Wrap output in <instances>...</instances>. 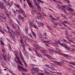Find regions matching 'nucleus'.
<instances>
[{"label":"nucleus","mask_w":75,"mask_h":75,"mask_svg":"<svg viewBox=\"0 0 75 75\" xmlns=\"http://www.w3.org/2000/svg\"><path fill=\"white\" fill-rule=\"evenodd\" d=\"M47 57H48V58L50 59H52V57L51 56H49L48 55V56H47Z\"/></svg>","instance_id":"obj_33"},{"label":"nucleus","mask_w":75,"mask_h":75,"mask_svg":"<svg viewBox=\"0 0 75 75\" xmlns=\"http://www.w3.org/2000/svg\"><path fill=\"white\" fill-rule=\"evenodd\" d=\"M47 69L48 70V71H49L50 72H52V73H54V72H55L54 71H50V70L48 69Z\"/></svg>","instance_id":"obj_47"},{"label":"nucleus","mask_w":75,"mask_h":75,"mask_svg":"<svg viewBox=\"0 0 75 75\" xmlns=\"http://www.w3.org/2000/svg\"><path fill=\"white\" fill-rule=\"evenodd\" d=\"M19 54L22 59V62L24 63L25 66L27 67V63H26V62H25V60H24V58L23 57V55H22L21 52H20Z\"/></svg>","instance_id":"obj_4"},{"label":"nucleus","mask_w":75,"mask_h":75,"mask_svg":"<svg viewBox=\"0 0 75 75\" xmlns=\"http://www.w3.org/2000/svg\"><path fill=\"white\" fill-rule=\"evenodd\" d=\"M18 35H21L22 34V33H21V31L19 30V31L18 32Z\"/></svg>","instance_id":"obj_29"},{"label":"nucleus","mask_w":75,"mask_h":75,"mask_svg":"<svg viewBox=\"0 0 75 75\" xmlns=\"http://www.w3.org/2000/svg\"><path fill=\"white\" fill-rule=\"evenodd\" d=\"M51 69H52V71H55V70L54 67H52L51 68Z\"/></svg>","instance_id":"obj_55"},{"label":"nucleus","mask_w":75,"mask_h":75,"mask_svg":"<svg viewBox=\"0 0 75 75\" xmlns=\"http://www.w3.org/2000/svg\"><path fill=\"white\" fill-rule=\"evenodd\" d=\"M42 15H43V16H45L46 17H48V15H46V14H45V13L42 12Z\"/></svg>","instance_id":"obj_27"},{"label":"nucleus","mask_w":75,"mask_h":75,"mask_svg":"<svg viewBox=\"0 0 75 75\" xmlns=\"http://www.w3.org/2000/svg\"><path fill=\"white\" fill-rule=\"evenodd\" d=\"M16 59H17V61H20V58H19V57H16Z\"/></svg>","instance_id":"obj_40"},{"label":"nucleus","mask_w":75,"mask_h":75,"mask_svg":"<svg viewBox=\"0 0 75 75\" xmlns=\"http://www.w3.org/2000/svg\"><path fill=\"white\" fill-rule=\"evenodd\" d=\"M29 25L30 27H33V23L31 22H29Z\"/></svg>","instance_id":"obj_26"},{"label":"nucleus","mask_w":75,"mask_h":75,"mask_svg":"<svg viewBox=\"0 0 75 75\" xmlns=\"http://www.w3.org/2000/svg\"><path fill=\"white\" fill-rule=\"evenodd\" d=\"M18 69L20 71H26L27 72V70L25 68H24V67L20 66V65H18Z\"/></svg>","instance_id":"obj_2"},{"label":"nucleus","mask_w":75,"mask_h":75,"mask_svg":"<svg viewBox=\"0 0 75 75\" xmlns=\"http://www.w3.org/2000/svg\"><path fill=\"white\" fill-rule=\"evenodd\" d=\"M30 66H32V67H34V66H36V65L34 64H30Z\"/></svg>","instance_id":"obj_42"},{"label":"nucleus","mask_w":75,"mask_h":75,"mask_svg":"<svg viewBox=\"0 0 75 75\" xmlns=\"http://www.w3.org/2000/svg\"><path fill=\"white\" fill-rule=\"evenodd\" d=\"M69 42H70V41H71V42H72V43H73V44H75V42H74V41H71L70 40H69Z\"/></svg>","instance_id":"obj_46"},{"label":"nucleus","mask_w":75,"mask_h":75,"mask_svg":"<svg viewBox=\"0 0 75 75\" xmlns=\"http://www.w3.org/2000/svg\"><path fill=\"white\" fill-rule=\"evenodd\" d=\"M12 11L14 13H15L16 14H17V12L16 11L14 10V9H12Z\"/></svg>","instance_id":"obj_34"},{"label":"nucleus","mask_w":75,"mask_h":75,"mask_svg":"<svg viewBox=\"0 0 75 75\" xmlns=\"http://www.w3.org/2000/svg\"><path fill=\"white\" fill-rule=\"evenodd\" d=\"M61 61L62 63H64V62H65V61L64 60H61Z\"/></svg>","instance_id":"obj_56"},{"label":"nucleus","mask_w":75,"mask_h":75,"mask_svg":"<svg viewBox=\"0 0 75 75\" xmlns=\"http://www.w3.org/2000/svg\"><path fill=\"white\" fill-rule=\"evenodd\" d=\"M20 37L21 38H23V37H24V35L21 34L20 36Z\"/></svg>","instance_id":"obj_44"},{"label":"nucleus","mask_w":75,"mask_h":75,"mask_svg":"<svg viewBox=\"0 0 75 75\" xmlns=\"http://www.w3.org/2000/svg\"><path fill=\"white\" fill-rule=\"evenodd\" d=\"M36 6H37L38 9L39 10V11H41V7L40 5H38V4H37V3H36L35 4Z\"/></svg>","instance_id":"obj_6"},{"label":"nucleus","mask_w":75,"mask_h":75,"mask_svg":"<svg viewBox=\"0 0 75 75\" xmlns=\"http://www.w3.org/2000/svg\"><path fill=\"white\" fill-rule=\"evenodd\" d=\"M32 73H37V72L38 71V69L35 68H33L32 69Z\"/></svg>","instance_id":"obj_5"},{"label":"nucleus","mask_w":75,"mask_h":75,"mask_svg":"<svg viewBox=\"0 0 75 75\" xmlns=\"http://www.w3.org/2000/svg\"><path fill=\"white\" fill-rule=\"evenodd\" d=\"M7 29L8 30H10V28L8 26H7Z\"/></svg>","instance_id":"obj_51"},{"label":"nucleus","mask_w":75,"mask_h":75,"mask_svg":"<svg viewBox=\"0 0 75 75\" xmlns=\"http://www.w3.org/2000/svg\"><path fill=\"white\" fill-rule=\"evenodd\" d=\"M45 66L46 67H48V68H50V66H49V65L46 64L45 65Z\"/></svg>","instance_id":"obj_50"},{"label":"nucleus","mask_w":75,"mask_h":75,"mask_svg":"<svg viewBox=\"0 0 75 75\" xmlns=\"http://www.w3.org/2000/svg\"><path fill=\"white\" fill-rule=\"evenodd\" d=\"M21 44L22 47V48H23L24 51H25V44L24 43H22Z\"/></svg>","instance_id":"obj_13"},{"label":"nucleus","mask_w":75,"mask_h":75,"mask_svg":"<svg viewBox=\"0 0 75 75\" xmlns=\"http://www.w3.org/2000/svg\"><path fill=\"white\" fill-rule=\"evenodd\" d=\"M50 42V40H47V41H45L44 42H43L44 43H48V42Z\"/></svg>","instance_id":"obj_31"},{"label":"nucleus","mask_w":75,"mask_h":75,"mask_svg":"<svg viewBox=\"0 0 75 75\" xmlns=\"http://www.w3.org/2000/svg\"><path fill=\"white\" fill-rule=\"evenodd\" d=\"M9 14L8 13L6 12V15L7 17H8L9 18H10V16H9V15H10L11 14V11H9L8 12Z\"/></svg>","instance_id":"obj_9"},{"label":"nucleus","mask_w":75,"mask_h":75,"mask_svg":"<svg viewBox=\"0 0 75 75\" xmlns=\"http://www.w3.org/2000/svg\"><path fill=\"white\" fill-rule=\"evenodd\" d=\"M2 52L4 53V54H5V51H4V49H2Z\"/></svg>","instance_id":"obj_52"},{"label":"nucleus","mask_w":75,"mask_h":75,"mask_svg":"<svg viewBox=\"0 0 75 75\" xmlns=\"http://www.w3.org/2000/svg\"><path fill=\"white\" fill-rule=\"evenodd\" d=\"M38 75H44V74H43L42 73H40V74L38 73Z\"/></svg>","instance_id":"obj_64"},{"label":"nucleus","mask_w":75,"mask_h":75,"mask_svg":"<svg viewBox=\"0 0 75 75\" xmlns=\"http://www.w3.org/2000/svg\"><path fill=\"white\" fill-rule=\"evenodd\" d=\"M43 55L44 56H46V57H47V56H48V55L46 54V53H44L43 54Z\"/></svg>","instance_id":"obj_48"},{"label":"nucleus","mask_w":75,"mask_h":75,"mask_svg":"<svg viewBox=\"0 0 75 75\" xmlns=\"http://www.w3.org/2000/svg\"><path fill=\"white\" fill-rule=\"evenodd\" d=\"M20 41L21 42V44L24 43V42H23V41L22 39H21V40H20Z\"/></svg>","instance_id":"obj_39"},{"label":"nucleus","mask_w":75,"mask_h":75,"mask_svg":"<svg viewBox=\"0 0 75 75\" xmlns=\"http://www.w3.org/2000/svg\"><path fill=\"white\" fill-rule=\"evenodd\" d=\"M58 6L60 8H61V9H63V10H64V8H65V7L64 6V5H62L61 6L60 5H58Z\"/></svg>","instance_id":"obj_8"},{"label":"nucleus","mask_w":75,"mask_h":75,"mask_svg":"<svg viewBox=\"0 0 75 75\" xmlns=\"http://www.w3.org/2000/svg\"><path fill=\"white\" fill-rule=\"evenodd\" d=\"M3 57H4V54H2L0 55V59L1 60H2L3 59Z\"/></svg>","instance_id":"obj_17"},{"label":"nucleus","mask_w":75,"mask_h":75,"mask_svg":"<svg viewBox=\"0 0 75 75\" xmlns=\"http://www.w3.org/2000/svg\"><path fill=\"white\" fill-rule=\"evenodd\" d=\"M17 63L19 64H20V65H23V64L22 62H21L20 60H19L18 61H17Z\"/></svg>","instance_id":"obj_15"},{"label":"nucleus","mask_w":75,"mask_h":75,"mask_svg":"<svg viewBox=\"0 0 75 75\" xmlns=\"http://www.w3.org/2000/svg\"><path fill=\"white\" fill-rule=\"evenodd\" d=\"M37 1L38 3H39V1L40 2V3H44L43 1H41V0H37Z\"/></svg>","instance_id":"obj_24"},{"label":"nucleus","mask_w":75,"mask_h":75,"mask_svg":"<svg viewBox=\"0 0 75 75\" xmlns=\"http://www.w3.org/2000/svg\"><path fill=\"white\" fill-rule=\"evenodd\" d=\"M63 55L64 56V57H69L68 58H71V57H70L69 56H68L67 55V54H63Z\"/></svg>","instance_id":"obj_18"},{"label":"nucleus","mask_w":75,"mask_h":75,"mask_svg":"<svg viewBox=\"0 0 75 75\" xmlns=\"http://www.w3.org/2000/svg\"><path fill=\"white\" fill-rule=\"evenodd\" d=\"M21 13H22V14L23 16H25V13H24L23 11H22V12H21Z\"/></svg>","instance_id":"obj_36"},{"label":"nucleus","mask_w":75,"mask_h":75,"mask_svg":"<svg viewBox=\"0 0 75 75\" xmlns=\"http://www.w3.org/2000/svg\"><path fill=\"white\" fill-rule=\"evenodd\" d=\"M4 30L5 31L6 33H8V31L7 30L5 29Z\"/></svg>","instance_id":"obj_62"},{"label":"nucleus","mask_w":75,"mask_h":75,"mask_svg":"<svg viewBox=\"0 0 75 75\" xmlns=\"http://www.w3.org/2000/svg\"><path fill=\"white\" fill-rule=\"evenodd\" d=\"M28 28H25V32L26 34H27L28 33Z\"/></svg>","instance_id":"obj_25"},{"label":"nucleus","mask_w":75,"mask_h":75,"mask_svg":"<svg viewBox=\"0 0 75 75\" xmlns=\"http://www.w3.org/2000/svg\"><path fill=\"white\" fill-rule=\"evenodd\" d=\"M38 27L40 28L41 27V25H44V24L42 23H40L39 22L38 23Z\"/></svg>","instance_id":"obj_11"},{"label":"nucleus","mask_w":75,"mask_h":75,"mask_svg":"<svg viewBox=\"0 0 75 75\" xmlns=\"http://www.w3.org/2000/svg\"><path fill=\"white\" fill-rule=\"evenodd\" d=\"M8 47L9 48V50H11V46H10V45H8Z\"/></svg>","instance_id":"obj_43"},{"label":"nucleus","mask_w":75,"mask_h":75,"mask_svg":"<svg viewBox=\"0 0 75 75\" xmlns=\"http://www.w3.org/2000/svg\"><path fill=\"white\" fill-rule=\"evenodd\" d=\"M12 25L13 28H14V29H15V28H16V27H15V26H14V25L12 24Z\"/></svg>","instance_id":"obj_61"},{"label":"nucleus","mask_w":75,"mask_h":75,"mask_svg":"<svg viewBox=\"0 0 75 75\" xmlns=\"http://www.w3.org/2000/svg\"><path fill=\"white\" fill-rule=\"evenodd\" d=\"M56 42H54V43H53L54 45H55L56 46H58V44L56 43Z\"/></svg>","instance_id":"obj_37"},{"label":"nucleus","mask_w":75,"mask_h":75,"mask_svg":"<svg viewBox=\"0 0 75 75\" xmlns=\"http://www.w3.org/2000/svg\"><path fill=\"white\" fill-rule=\"evenodd\" d=\"M0 8L1 9H3L5 13H7V12L8 11V10L7 8L3 5V3L0 2Z\"/></svg>","instance_id":"obj_1"},{"label":"nucleus","mask_w":75,"mask_h":75,"mask_svg":"<svg viewBox=\"0 0 75 75\" xmlns=\"http://www.w3.org/2000/svg\"><path fill=\"white\" fill-rule=\"evenodd\" d=\"M1 64H2V65H6V63L4 62H1Z\"/></svg>","instance_id":"obj_32"},{"label":"nucleus","mask_w":75,"mask_h":75,"mask_svg":"<svg viewBox=\"0 0 75 75\" xmlns=\"http://www.w3.org/2000/svg\"><path fill=\"white\" fill-rule=\"evenodd\" d=\"M12 4H11L10 3H8V6H9L10 7H11Z\"/></svg>","instance_id":"obj_35"},{"label":"nucleus","mask_w":75,"mask_h":75,"mask_svg":"<svg viewBox=\"0 0 75 75\" xmlns=\"http://www.w3.org/2000/svg\"><path fill=\"white\" fill-rule=\"evenodd\" d=\"M50 64H51V65H52L53 66H55V64H54V63H50Z\"/></svg>","instance_id":"obj_58"},{"label":"nucleus","mask_w":75,"mask_h":75,"mask_svg":"<svg viewBox=\"0 0 75 75\" xmlns=\"http://www.w3.org/2000/svg\"><path fill=\"white\" fill-rule=\"evenodd\" d=\"M65 48H66V49H67V50H69V48H69V47H67V46H65Z\"/></svg>","instance_id":"obj_54"},{"label":"nucleus","mask_w":75,"mask_h":75,"mask_svg":"<svg viewBox=\"0 0 75 75\" xmlns=\"http://www.w3.org/2000/svg\"><path fill=\"white\" fill-rule=\"evenodd\" d=\"M31 14H33V15H34L35 14V12L33 10H32L31 11Z\"/></svg>","instance_id":"obj_30"},{"label":"nucleus","mask_w":75,"mask_h":75,"mask_svg":"<svg viewBox=\"0 0 75 75\" xmlns=\"http://www.w3.org/2000/svg\"><path fill=\"white\" fill-rule=\"evenodd\" d=\"M27 2L28 3V5L30 6V7H33V6H32V4L30 2V0H27Z\"/></svg>","instance_id":"obj_12"},{"label":"nucleus","mask_w":75,"mask_h":75,"mask_svg":"<svg viewBox=\"0 0 75 75\" xmlns=\"http://www.w3.org/2000/svg\"><path fill=\"white\" fill-rule=\"evenodd\" d=\"M16 7H18V8H20V5H18L17 4L16 5Z\"/></svg>","instance_id":"obj_49"},{"label":"nucleus","mask_w":75,"mask_h":75,"mask_svg":"<svg viewBox=\"0 0 75 75\" xmlns=\"http://www.w3.org/2000/svg\"><path fill=\"white\" fill-rule=\"evenodd\" d=\"M32 34L33 36H34V37L35 38H36L37 37V36H36V35H35V34L34 32H33Z\"/></svg>","instance_id":"obj_23"},{"label":"nucleus","mask_w":75,"mask_h":75,"mask_svg":"<svg viewBox=\"0 0 75 75\" xmlns=\"http://www.w3.org/2000/svg\"><path fill=\"white\" fill-rule=\"evenodd\" d=\"M16 11L17 13H20V10L17 9H16Z\"/></svg>","instance_id":"obj_57"},{"label":"nucleus","mask_w":75,"mask_h":75,"mask_svg":"<svg viewBox=\"0 0 75 75\" xmlns=\"http://www.w3.org/2000/svg\"><path fill=\"white\" fill-rule=\"evenodd\" d=\"M65 34L66 35V36H67V35H68V30L66 29L65 30Z\"/></svg>","instance_id":"obj_21"},{"label":"nucleus","mask_w":75,"mask_h":75,"mask_svg":"<svg viewBox=\"0 0 75 75\" xmlns=\"http://www.w3.org/2000/svg\"><path fill=\"white\" fill-rule=\"evenodd\" d=\"M34 10L36 13H38V12H37V9H36V8H35Z\"/></svg>","instance_id":"obj_59"},{"label":"nucleus","mask_w":75,"mask_h":75,"mask_svg":"<svg viewBox=\"0 0 75 75\" xmlns=\"http://www.w3.org/2000/svg\"><path fill=\"white\" fill-rule=\"evenodd\" d=\"M56 42H57V44H59V43H60V41H59V40H58L57 41H56Z\"/></svg>","instance_id":"obj_60"},{"label":"nucleus","mask_w":75,"mask_h":75,"mask_svg":"<svg viewBox=\"0 0 75 75\" xmlns=\"http://www.w3.org/2000/svg\"><path fill=\"white\" fill-rule=\"evenodd\" d=\"M8 32L9 34V35H10V36L12 37L13 36H12V35L11 34V32H10V30H8Z\"/></svg>","instance_id":"obj_28"},{"label":"nucleus","mask_w":75,"mask_h":75,"mask_svg":"<svg viewBox=\"0 0 75 75\" xmlns=\"http://www.w3.org/2000/svg\"><path fill=\"white\" fill-rule=\"evenodd\" d=\"M67 21H63V23H64V24H67Z\"/></svg>","instance_id":"obj_63"},{"label":"nucleus","mask_w":75,"mask_h":75,"mask_svg":"<svg viewBox=\"0 0 75 75\" xmlns=\"http://www.w3.org/2000/svg\"><path fill=\"white\" fill-rule=\"evenodd\" d=\"M40 48V46L37 44H35L33 48V50H34L36 54H37V52L36 51H37V50H38Z\"/></svg>","instance_id":"obj_3"},{"label":"nucleus","mask_w":75,"mask_h":75,"mask_svg":"<svg viewBox=\"0 0 75 75\" xmlns=\"http://www.w3.org/2000/svg\"><path fill=\"white\" fill-rule=\"evenodd\" d=\"M52 62H53V63H54V64H57V61H52Z\"/></svg>","instance_id":"obj_41"},{"label":"nucleus","mask_w":75,"mask_h":75,"mask_svg":"<svg viewBox=\"0 0 75 75\" xmlns=\"http://www.w3.org/2000/svg\"><path fill=\"white\" fill-rule=\"evenodd\" d=\"M56 64H57V65H58L59 66H61V65H62V63L57 62V63H56Z\"/></svg>","instance_id":"obj_20"},{"label":"nucleus","mask_w":75,"mask_h":75,"mask_svg":"<svg viewBox=\"0 0 75 75\" xmlns=\"http://www.w3.org/2000/svg\"><path fill=\"white\" fill-rule=\"evenodd\" d=\"M18 18L19 20H23L24 18V17H23L21 16L20 15H19V16H18Z\"/></svg>","instance_id":"obj_7"},{"label":"nucleus","mask_w":75,"mask_h":75,"mask_svg":"<svg viewBox=\"0 0 75 75\" xmlns=\"http://www.w3.org/2000/svg\"><path fill=\"white\" fill-rule=\"evenodd\" d=\"M10 55H9V54H8V57H7V61H10Z\"/></svg>","instance_id":"obj_16"},{"label":"nucleus","mask_w":75,"mask_h":75,"mask_svg":"<svg viewBox=\"0 0 75 75\" xmlns=\"http://www.w3.org/2000/svg\"><path fill=\"white\" fill-rule=\"evenodd\" d=\"M49 51H52L53 52H56V53H57V54H58V52H57L56 51H55L54 50L49 49Z\"/></svg>","instance_id":"obj_19"},{"label":"nucleus","mask_w":75,"mask_h":75,"mask_svg":"<svg viewBox=\"0 0 75 75\" xmlns=\"http://www.w3.org/2000/svg\"><path fill=\"white\" fill-rule=\"evenodd\" d=\"M51 22L53 24H54V25H58V24L57 23H56L51 21Z\"/></svg>","instance_id":"obj_22"},{"label":"nucleus","mask_w":75,"mask_h":75,"mask_svg":"<svg viewBox=\"0 0 75 75\" xmlns=\"http://www.w3.org/2000/svg\"><path fill=\"white\" fill-rule=\"evenodd\" d=\"M68 10H70V11H73V10H72V9L71 8H68Z\"/></svg>","instance_id":"obj_45"},{"label":"nucleus","mask_w":75,"mask_h":75,"mask_svg":"<svg viewBox=\"0 0 75 75\" xmlns=\"http://www.w3.org/2000/svg\"><path fill=\"white\" fill-rule=\"evenodd\" d=\"M3 58H4V60H6V59H7L6 54V53H5L4 54V57Z\"/></svg>","instance_id":"obj_14"},{"label":"nucleus","mask_w":75,"mask_h":75,"mask_svg":"<svg viewBox=\"0 0 75 75\" xmlns=\"http://www.w3.org/2000/svg\"><path fill=\"white\" fill-rule=\"evenodd\" d=\"M56 51H57L59 54H61V50H60L58 48H56Z\"/></svg>","instance_id":"obj_10"},{"label":"nucleus","mask_w":75,"mask_h":75,"mask_svg":"<svg viewBox=\"0 0 75 75\" xmlns=\"http://www.w3.org/2000/svg\"><path fill=\"white\" fill-rule=\"evenodd\" d=\"M62 16L64 18H66V16H65L64 15H62Z\"/></svg>","instance_id":"obj_53"},{"label":"nucleus","mask_w":75,"mask_h":75,"mask_svg":"<svg viewBox=\"0 0 75 75\" xmlns=\"http://www.w3.org/2000/svg\"><path fill=\"white\" fill-rule=\"evenodd\" d=\"M1 18H3V19H4V20H5V19H6V18H7V17H3L2 16H1Z\"/></svg>","instance_id":"obj_38"}]
</instances>
